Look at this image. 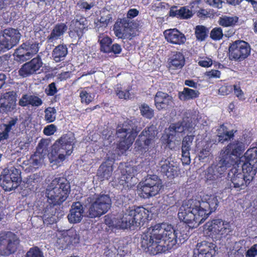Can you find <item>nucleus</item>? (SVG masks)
Here are the masks:
<instances>
[{
    "instance_id": "1",
    "label": "nucleus",
    "mask_w": 257,
    "mask_h": 257,
    "mask_svg": "<svg viewBox=\"0 0 257 257\" xmlns=\"http://www.w3.org/2000/svg\"><path fill=\"white\" fill-rule=\"evenodd\" d=\"M218 204L217 197L206 195L201 201L189 199L183 202L178 216L186 224L180 229L179 235L172 225L158 223L148 228L141 238V246L146 252L153 254L164 252L177 244L183 243L190 234V228L197 227L214 212Z\"/></svg>"
},
{
    "instance_id": "2",
    "label": "nucleus",
    "mask_w": 257,
    "mask_h": 257,
    "mask_svg": "<svg viewBox=\"0 0 257 257\" xmlns=\"http://www.w3.org/2000/svg\"><path fill=\"white\" fill-rule=\"evenodd\" d=\"M149 210L143 207H130L118 213L111 220V225L118 229H127L133 225H140L148 219Z\"/></svg>"
},
{
    "instance_id": "3",
    "label": "nucleus",
    "mask_w": 257,
    "mask_h": 257,
    "mask_svg": "<svg viewBox=\"0 0 257 257\" xmlns=\"http://www.w3.org/2000/svg\"><path fill=\"white\" fill-rule=\"evenodd\" d=\"M74 137L71 134L62 136L57 140L52 147L48 155L49 159L52 166L60 165L66 157L70 155L73 149Z\"/></svg>"
},
{
    "instance_id": "4",
    "label": "nucleus",
    "mask_w": 257,
    "mask_h": 257,
    "mask_svg": "<svg viewBox=\"0 0 257 257\" xmlns=\"http://www.w3.org/2000/svg\"><path fill=\"white\" fill-rule=\"evenodd\" d=\"M88 217L95 218L105 214L111 206V200L108 195L95 194L85 201Z\"/></svg>"
},
{
    "instance_id": "5",
    "label": "nucleus",
    "mask_w": 257,
    "mask_h": 257,
    "mask_svg": "<svg viewBox=\"0 0 257 257\" xmlns=\"http://www.w3.org/2000/svg\"><path fill=\"white\" fill-rule=\"evenodd\" d=\"M70 185L65 178H55L48 185L46 196L49 203L54 205L64 201L68 196Z\"/></svg>"
},
{
    "instance_id": "6",
    "label": "nucleus",
    "mask_w": 257,
    "mask_h": 257,
    "mask_svg": "<svg viewBox=\"0 0 257 257\" xmlns=\"http://www.w3.org/2000/svg\"><path fill=\"white\" fill-rule=\"evenodd\" d=\"M249 143V141H247L244 138L230 143L221 151L219 159L230 167L240 159V155Z\"/></svg>"
},
{
    "instance_id": "7",
    "label": "nucleus",
    "mask_w": 257,
    "mask_h": 257,
    "mask_svg": "<svg viewBox=\"0 0 257 257\" xmlns=\"http://www.w3.org/2000/svg\"><path fill=\"white\" fill-rule=\"evenodd\" d=\"M140 130L141 128L136 126L131 120H127L122 126L117 127L116 135L120 139L117 147L122 153L129 149Z\"/></svg>"
},
{
    "instance_id": "8",
    "label": "nucleus",
    "mask_w": 257,
    "mask_h": 257,
    "mask_svg": "<svg viewBox=\"0 0 257 257\" xmlns=\"http://www.w3.org/2000/svg\"><path fill=\"white\" fill-rule=\"evenodd\" d=\"M205 229L206 233L215 240L226 237L232 230L229 222L220 219H213L206 223Z\"/></svg>"
},
{
    "instance_id": "9",
    "label": "nucleus",
    "mask_w": 257,
    "mask_h": 257,
    "mask_svg": "<svg viewBox=\"0 0 257 257\" xmlns=\"http://www.w3.org/2000/svg\"><path fill=\"white\" fill-rule=\"evenodd\" d=\"M157 132L156 127L151 125L145 128L136 142L135 149L142 154L151 152L155 147V141Z\"/></svg>"
},
{
    "instance_id": "10",
    "label": "nucleus",
    "mask_w": 257,
    "mask_h": 257,
    "mask_svg": "<svg viewBox=\"0 0 257 257\" xmlns=\"http://www.w3.org/2000/svg\"><path fill=\"white\" fill-rule=\"evenodd\" d=\"M21 172L12 165L4 169L1 174V186L6 191L16 188L21 181Z\"/></svg>"
},
{
    "instance_id": "11",
    "label": "nucleus",
    "mask_w": 257,
    "mask_h": 257,
    "mask_svg": "<svg viewBox=\"0 0 257 257\" xmlns=\"http://www.w3.org/2000/svg\"><path fill=\"white\" fill-rule=\"evenodd\" d=\"M250 50V46L247 42L235 41L229 47V59L236 62L242 61L249 56Z\"/></svg>"
},
{
    "instance_id": "12",
    "label": "nucleus",
    "mask_w": 257,
    "mask_h": 257,
    "mask_svg": "<svg viewBox=\"0 0 257 257\" xmlns=\"http://www.w3.org/2000/svg\"><path fill=\"white\" fill-rule=\"evenodd\" d=\"M162 187L161 181L156 175L148 177L139 186L144 198L155 196L159 192Z\"/></svg>"
},
{
    "instance_id": "13",
    "label": "nucleus",
    "mask_w": 257,
    "mask_h": 257,
    "mask_svg": "<svg viewBox=\"0 0 257 257\" xmlns=\"http://www.w3.org/2000/svg\"><path fill=\"white\" fill-rule=\"evenodd\" d=\"M139 166H132L130 164H121L119 166L121 176L119 183L120 185L131 187L136 182L133 181L134 177L137 174L140 170Z\"/></svg>"
},
{
    "instance_id": "14",
    "label": "nucleus",
    "mask_w": 257,
    "mask_h": 257,
    "mask_svg": "<svg viewBox=\"0 0 257 257\" xmlns=\"http://www.w3.org/2000/svg\"><path fill=\"white\" fill-rule=\"evenodd\" d=\"M186 129L183 123H177L171 124L166 132V135L162 136L163 140L167 144L168 147L171 149L174 148L172 143L177 141L178 143L180 140V134Z\"/></svg>"
},
{
    "instance_id": "15",
    "label": "nucleus",
    "mask_w": 257,
    "mask_h": 257,
    "mask_svg": "<svg viewBox=\"0 0 257 257\" xmlns=\"http://www.w3.org/2000/svg\"><path fill=\"white\" fill-rule=\"evenodd\" d=\"M19 243L17 237L9 233L0 237V254L7 256L14 252Z\"/></svg>"
},
{
    "instance_id": "16",
    "label": "nucleus",
    "mask_w": 257,
    "mask_h": 257,
    "mask_svg": "<svg viewBox=\"0 0 257 257\" xmlns=\"http://www.w3.org/2000/svg\"><path fill=\"white\" fill-rule=\"evenodd\" d=\"M134 23L126 19L122 20L119 24H116L114 27L115 35L118 38L132 39L136 35L134 29L137 27L134 26Z\"/></svg>"
},
{
    "instance_id": "17",
    "label": "nucleus",
    "mask_w": 257,
    "mask_h": 257,
    "mask_svg": "<svg viewBox=\"0 0 257 257\" xmlns=\"http://www.w3.org/2000/svg\"><path fill=\"white\" fill-rule=\"evenodd\" d=\"M38 43L27 42L23 43L15 52V56L18 61H25L36 54L39 51Z\"/></svg>"
},
{
    "instance_id": "18",
    "label": "nucleus",
    "mask_w": 257,
    "mask_h": 257,
    "mask_svg": "<svg viewBox=\"0 0 257 257\" xmlns=\"http://www.w3.org/2000/svg\"><path fill=\"white\" fill-rule=\"evenodd\" d=\"M229 168L219 159L216 164H213L205 172V177L207 181H217L222 177L227 169Z\"/></svg>"
},
{
    "instance_id": "19",
    "label": "nucleus",
    "mask_w": 257,
    "mask_h": 257,
    "mask_svg": "<svg viewBox=\"0 0 257 257\" xmlns=\"http://www.w3.org/2000/svg\"><path fill=\"white\" fill-rule=\"evenodd\" d=\"M86 20L84 17L76 16L70 26V37L74 40L80 39L86 30Z\"/></svg>"
},
{
    "instance_id": "20",
    "label": "nucleus",
    "mask_w": 257,
    "mask_h": 257,
    "mask_svg": "<svg viewBox=\"0 0 257 257\" xmlns=\"http://www.w3.org/2000/svg\"><path fill=\"white\" fill-rule=\"evenodd\" d=\"M228 177L231 182L232 186L239 189H244L251 182L245 177V175L235 167L231 169L228 174Z\"/></svg>"
},
{
    "instance_id": "21",
    "label": "nucleus",
    "mask_w": 257,
    "mask_h": 257,
    "mask_svg": "<svg viewBox=\"0 0 257 257\" xmlns=\"http://www.w3.org/2000/svg\"><path fill=\"white\" fill-rule=\"evenodd\" d=\"M161 171L164 173L167 178L172 179L177 176L179 168L177 164L172 160L171 158H163L159 163Z\"/></svg>"
},
{
    "instance_id": "22",
    "label": "nucleus",
    "mask_w": 257,
    "mask_h": 257,
    "mask_svg": "<svg viewBox=\"0 0 257 257\" xmlns=\"http://www.w3.org/2000/svg\"><path fill=\"white\" fill-rule=\"evenodd\" d=\"M216 246L212 242L203 241L198 243L194 249V257H212Z\"/></svg>"
},
{
    "instance_id": "23",
    "label": "nucleus",
    "mask_w": 257,
    "mask_h": 257,
    "mask_svg": "<svg viewBox=\"0 0 257 257\" xmlns=\"http://www.w3.org/2000/svg\"><path fill=\"white\" fill-rule=\"evenodd\" d=\"M16 93L9 91L1 94L0 96V109L1 111L8 112L13 111L16 106Z\"/></svg>"
},
{
    "instance_id": "24",
    "label": "nucleus",
    "mask_w": 257,
    "mask_h": 257,
    "mask_svg": "<svg viewBox=\"0 0 257 257\" xmlns=\"http://www.w3.org/2000/svg\"><path fill=\"white\" fill-rule=\"evenodd\" d=\"M42 66L41 60L39 57H36L24 64L20 69L19 73L21 76L26 77L36 72Z\"/></svg>"
},
{
    "instance_id": "25",
    "label": "nucleus",
    "mask_w": 257,
    "mask_h": 257,
    "mask_svg": "<svg viewBox=\"0 0 257 257\" xmlns=\"http://www.w3.org/2000/svg\"><path fill=\"white\" fill-rule=\"evenodd\" d=\"M84 216V208L79 202L73 203L69 213L67 215L70 223H77L81 222Z\"/></svg>"
},
{
    "instance_id": "26",
    "label": "nucleus",
    "mask_w": 257,
    "mask_h": 257,
    "mask_svg": "<svg viewBox=\"0 0 257 257\" xmlns=\"http://www.w3.org/2000/svg\"><path fill=\"white\" fill-rule=\"evenodd\" d=\"M154 100L156 107L159 110L167 109L173 103L172 96L162 91L157 92Z\"/></svg>"
},
{
    "instance_id": "27",
    "label": "nucleus",
    "mask_w": 257,
    "mask_h": 257,
    "mask_svg": "<svg viewBox=\"0 0 257 257\" xmlns=\"http://www.w3.org/2000/svg\"><path fill=\"white\" fill-rule=\"evenodd\" d=\"M47 153L46 146L44 143L41 142L38 144L36 152L30 158V163L33 167L39 168L43 164Z\"/></svg>"
},
{
    "instance_id": "28",
    "label": "nucleus",
    "mask_w": 257,
    "mask_h": 257,
    "mask_svg": "<svg viewBox=\"0 0 257 257\" xmlns=\"http://www.w3.org/2000/svg\"><path fill=\"white\" fill-rule=\"evenodd\" d=\"M164 34L166 40L173 44L180 45L184 44L186 40L185 35L176 29L167 30Z\"/></svg>"
},
{
    "instance_id": "29",
    "label": "nucleus",
    "mask_w": 257,
    "mask_h": 257,
    "mask_svg": "<svg viewBox=\"0 0 257 257\" xmlns=\"http://www.w3.org/2000/svg\"><path fill=\"white\" fill-rule=\"evenodd\" d=\"M67 30V26L64 23L58 24L55 25L50 34L47 37V42L50 43H55L57 41L61 40L64 34Z\"/></svg>"
},
{
    "instance_id": "30",
    "label": "nucleus",
    "mask_w": 257,
    "mask_h": 257,
    "mask_svg": "<svg viewBox=\"0 0 257 257\" xmlns=\"http://www.w3.org/2000/svg\"><path fill=\"white\" fill-rule=\"evenodd\" d=\"M21 36V34L17 30L8 28L4 30L3 35L1 36L5 38V41L9 45H11L10 47L12 48L19 43Z\"/></svg>"
},
{
    "instance_id": "31",
    "label": "nucleus",
    "mask_w": 257,
    "mask_h": 257,
    "mask_svg": "<svg viewBox=\"0 0 257 257\" xmlns=\"http://www.w3.org/2000/svg\"><path fill=\"white\" fill-rule=\"evenodd\" d=\"M42 103L43 101L40 97L30 94H23L19 101V105L23 107L31 106L38 107Z\"/></svg>"
},
{
    "instance_id": "32",
    "label": "nucleus",
    "mask_w": 257,
    "mask_h": 257,
    "mask_svg": "<svg viewBox=\"0 0 257 257\" xmlns=\"http://www.w3.org/2000/svg\"><path fill=\"white\" fill-rule=\"evenodd\" d=\"M57 235L64 239L67 244H75L79 242V235L74 228L58 231Z\"/></svg>"
},
{
    "instance_id": "33",
    "label": "nucleus",
    "mask_w": 257,
    "mask_h": 257,
    "mask_svg": "<svg viewBox=\"0 0 257 257\" xmlns=\"http://www.w3.org/2000/svg\"><path fill=\"white\" fill-rule=\"evenodd\" d=\"M185 58L181 52H176L170 59L169 65L170 69H179L185 64Z\"/></svg>"
},
{
    "instance_id": "34",
    "label": "nucleus",
    "mask_w": 257,
    "mask_h": 257,
    "mask_svg": "<svg viewBox=\"0 0 257 257\" xmlns=\"http://www.w3.org/2000/svg\"><path fill=\"white\" fill-rule=\"evenodd\" d=\"M257 163H251L245 162L242 166V173L245 175L248 181L252 180L254 175L256 173Z\"/></svg>"
},
{
    "instance_id": "35",
    "label": "nucleus",
    "mask_w": 257,
    "mask_h": 257,
    "mask_svg": "<svg viewBox=\"0 0 257 257\" xmlns=\"http://www.w3.org/2000/svg\"><path fill=\"white\" fill-rule=\"evenodd\" d=\"M113 169L110 163L105 162L99 167L97 174L102 180L108 179L111 176Z\"/></svg>"
},
{
    "instance_id": "36",
    "label": "nucleus",
    "mask_w": 257,
    "mask_h": 257,
    "mask_svg": "<svg viewBox=\"0 0 257 257\" xmlns=\"http://www.w3.org/2000/svg\"><path fill=\"white\" fill-rule=\"evenodd\" d=\"M98 38L101 51L104 53H110V47L112 42L111 39L104 34H99Z\"/></svg>"
},
{
    "instance_id": "37",
    "label": "nucleus",
    "mask_w": 257,
    "mask_h": 257,
    "mask_svg": "<svg viewBox=\"0 0 257 257\" xmlns=\"http://www.w3.org/2000/svg\"><path fill=\"white\" fill-rule=\"evenodd\" d=\"M199 92L189 88H184L183 90L179 93V97L181 100L185 101L193 99L199 96Z\"/></svg>"
},
{
    "instance_id": "38",
    "label": "nucleus",
    "mask_w": 257,
    "mask_h": 257,
    "mask_svg": "<svg viewBox=\"0 0 257 257\" xmlns=\"http://www.w3.org/2000/svg\"><path fill=\"white\" fill-rule=\"evenodd\" d=\"M67 54V48L65 46L60 45L57 46L53 51V59L59 62L63 60Z\"/></svg>"
},
{
    "instance_id": "39",
    "label": "nucleus",
    "mask_w": 257,
    "mask_h": 257,
    "mask_svg": "<svg viewBox=\"0 0 257 257\" xmlns=\"http://www.w3.org/2000/svg\"><path fill=\"white\" fill-rule=\"evenodd\" d=\"M217 135L219 142L223 143L224 141H227L233 137L234 132L233 130L228 131L226 127L222 125L218 130Z\"/></svg>"
},
{
    "instance_id": "40",
    "label": "nucleus",
    "mask_w": 257,
    "mask_h": 257,
    "mask_svg": "<svg viewBox=\"0 0 257 257\" xmlns=\"http://www.w3.org/2000/svg\"><path fill=\"white\" fill-rule=\"evenodd\" d=\"M245 159V162L251 163H257V148L253 147L247 150L243 156L240 158L241 161Z\"/></svg>"
},
{
    "instance_id": "41",
    "label": "nucleus",
    "mask_w": 257,
    "mask_h": 257,
    "mask_svg": "<svg viewBox=\"0 0 257 257\" xmlns=\"http://www.w3.org/2000/svg\"><path fill=\"white\" fill-rule=\"evenodd\" d=\"M18 120V118H13L9 121L8 124H5V130L0 133V142L8 138L9 132L14 129Z\"/></svg>"
},
{
    "instance_id": "42",
    "label": "nucleus",
    "mask_w": 257,
    "mask_h": 257,
    "mask_svg": "<svg viewBox=\"0 0 257 257\" xmlns=\"http://www.w3.org/2000/svg\"><path fill=\"white\" fill-rule=\"evenodd\" d=\"M208 29L204 26L198 25L195 28V35L199 41H204L207 37Z\"/></svg>"
},
{
    "instance_id": "43",
    "label": "nucleus",
    "mask_w": 257,
    "mask_h": 257,
    "mask_svg": "<svg viewBox=\"0 0 257 257\" xmlns=\"http://www.w3.org/2000/svg\"><path fill=\"white\" fill-rule=\"evenodd\" d=\"M238 21L236 17H228L224 16L220 17L218 21L219 24L223 27H231L234 26Z\"/></svg>"
},
{
    "instance_id": "44",
    "label": "nucleus",
    "mask_w": 257,
    "mask_h": 257,
    "mask_svg": "<svg viewBox=\"0 0 257 257\" xmlns=\"http://www.w3.org/2000/svg\"><path fill=\"white\" fill-rule=\"evenodd\" d=\"M79 96L82 103L88 104L93 100L95 94L88 89H83L80 92Z\"/></svg>"
},
{
    "instance_id": "45",
    "label": "nucleus",
    "mask_w": 257,
    "mask_h": 257,
    "mask_svg": "<svg viewBox=\"0 0 257 257\" xmlns=\"http://www.w3.org/2000/svg\"><path fill=\"white\" fill-rule=\"evenodd\" d=\"M50 210L51 213L50 214H49V213L48 212V210L45 211L43 215L44 222H47L49 223H53L56 222L57 219L58 218L57 215H56V208L54 207L50 206Z\"/></svg>"
},
{
    "instance_id": "46",
    "label": "nucleus",
    "mask_w": 257,
    "mask_h": 257,
    "mask_svg": "<svg viewBox=\"0 0 257 257\" xmlns=\"http://www.w3.org/2000/svg\"><path fill=\"white\" fill-rule=\"evenodd\" d=\"M142 115L148 119H151L154 115V109L146 103L141 104L139 106Z\"/></svg>"
},
{
    "instance_id": "47",
    "label": "nucleus",
    "mask_w": 257,
    "mask_h": 257,
    "mask_svg": "<svg viewBox=\"0 0 257 257\" xmlns=\"http://www.w3.org/2000/svg\"><path fill=\"white\" fill-rule=\"evenodd\" d=\"M115 93L119 99H123L125 100L131 98V94L128 90L123 89L120 86H117L115 88Z\"/></svg>"
},
{
    "instance_id": "48",
    "label": "nucleus",
    "mask_w": 257,
    "mask_h": 257,
    "mask_svg": "<svg viewBox=\"0 0 257 257\" xmlns=\"http://www.w3.org/2000/svg\"><path fill=\"white\" fill-rule=\"evenodd\" d=\"M45 120L47 122H52L56 119V110L54 107H49L45 109Z\"/></svg>"
},
{
    "instance_id": "49",
    "label": "nucleus",
    "mask_w": 257,
    "mask_h": 257,
    "mask_svg": "<svg viewBox=\"0 0 257 257\" xmlns=\"http://www.w3.org/2000/svg\"><path fill=\"white\" fill-rule=\"evenodd\" d=\"M211 147L210 143L208 142L206 143L205 145H203V148L200 151L198 156L200 160H204L209 156Z\"/></svg>"
},
{
    "instance_id": "50",
    "label": "nucleus",
    "mask_w": 257,
    "mask_h": 257,
    "mask_svg": "<svg viewBox=\"0 0 257 257\" xmlns=\"http://www.w3.org/2000/svg\"><path fill=\"white\" fill-rule=\"evenodd\" d=\"M25 257H44L43 253L37 246H34L29 249Z\"/></svg>"
},
{
    "instance_id": "51",
    "label": "nucleus",
    "mask_w": 257,
    "mask_h": 257,
    "mask_svg": "<svg viewBox=\"0 0 257 257\" xmlns=\"http://www.w3.org/2000/svg\"><path fill=\"white\" fill-rule=\"evenodd\" d=\"M210 37L215 41L221 40L223 36L222 30L221 28H215L210 32Z\"/></svg>"
},
{
    "instance_id": "52",
    "label": "nucleus",
    "mask_w": 257,
    "mask_h": 257,
    "mask_svg": "<svg viewBox=\"0 0 257 257\" xmlns=\"http://www.w3.org/2000/svg\"><path fill=\"white\" fill-rule=\"evenodd\" d=\"M193 15L192 12L186 7L180 8L179 18L187 19Z\"/></svg>"
},
{
    "instance_id": "53",
    "label": "nucleus",
    "mask_w": 257,
    "mask_h": 257,
    "mask_svg": "<svg viewBox=\"0 0 257 257\" xmlns=\"http://www.w3.org/2000/svg\"><path fill=\"white\" fill-rule=\"evenodd\" d=\"M182 148V161L184 164H189L190 162V149Z\"/></svg>"
},
{
    "instance_id": "54",
    "label": "nucleus",
    "mask_w": 257,
    "mask_h": 257,
    "mask_svg": "<svg viewBox=\"0 0 257 257\" xmlns=\"http://www.w3.org/2000/svg\"><path fill=\"white\" fill-rule=\"evenodd\" d=\"M198 63L201 67H209L212 65V60L208 57H203L198 61Z\"/></svg>"
},
{
    "instance_id": "55",
    "label": "nucleus",
    "mask_w": 257,
    "mask_h": 257,
    "mask_svg": "<svg viewBox=\"0 0 257 257\" xmlns=\"http://www.w3.org/2000/svg\"><path fill=\"white\" fill-rule=\"evenodd\" d=\"M193 139L194 137L192 135L185 137L182 141V148H184L185 146V148L190 149Z\"/></svg>"
},
{
    "instance_id": "56",
    "label": "nucleus",
    "mask_w": 257,
    "mask_h": 257,
    "mask_svg": "<svg viewBox=\"0 0 257 257\" xmlns=\"http://www.w3.org/2000/svg\"><path fill=\"white\" fill-rule=\"evenodd\" d=\"M257 255V244L252 245L245 252V257H255Z\"/></svg>"
},
{
    "instance_id": "57",
    "label": "nucleus",
    "mask_w": 257,
    "mask_h": 257,
    "mask_svg": "<svg viewBox=\"0 0 257 257\" xmlns=\"http://www.w3.org/2000/svg\"><path fill=\"white\" fill-rule=\"evenodd\" d=\"M77 6L80 9L84 10L87 11L90 10L94 6V4L93 3L88 4L86 2L82 1L78 2Z\"/></svg>"
},
{
    "instance_id": "58",
    "label": "nucleus",
    "mask_w": 257,
    "mask_h": 257,
    "mask_svg": "<svg viewBox=\"0 0 257 257\" xmlns=\"http://www.w3.org/2000/svg\"><path fill=\"white\" fill-rule=\"evenodd\" d=\"M56 131V126L54 124H51L49 125H47L44 128L43 130V133L45 135L47 136H51L53 135Z\"/></svg>"
},
{
    "instance_id": "59",
    "label": "nucleus",
    "mask_w": 257,
    "mask_h": 257,
    "mask_svg": "<svg viewBox=\"0 0 257 257\" xmlns=\"http://www.w3.org/2000/svg\"><path fill=\"white\" fill-rule=\"evenodd\" d=\"M5 38L0 36V53L5 52L10 49V46L5 41Z\"/></svg>"
},
{
    "instance_id": "60",
    "label": "nucleus",
    "mask_w": 257,
    "mask_h": 257,
    "mask_svg": "<svg viewBox=\"0 0 257 257\" xmlns=\"http://www.w3.org/2000/svg\"><path fill=\"white\" fill-rule=\"evenodd\" d=\"M221 73L217 70H211L205 73V75L208 78H219Z\"/></svg>"
},
{
    "instance_id": "61",
    "label": "nucleus",
    "mask_w": 257,
    "mask_h": 257,
    "mask_svg": "<svg viewBox=\"0 0 257 257\" xmlns=\"http://www.w3.org/2000/svg\"><path fill=\"white\" fill-rule=\"evenodd\" d=\"M46 93L48 95H53L57 92V89L54 83L50 84L48 88L46 89Z\"/></svg>"
},
{
    "instance_id": "62",
    "label": "nucleus",
    "mask_w": 257,
    "mask_h": 257,
    "mask_svg": "<svg viewBox=\"0 0 257 257\" xmlns=\"http://www.w3.org/2000/svg\"><path fill=\"white\" fill-rule=\"evenodd\" d=\"M180 9H178L177 7L173 6L172 7L169 11V15L171 17H176L179 18Z\"/></svg>"
},
{
    "instance_id": "63",
    "label": "nucleus",
    "mask_w": 257,
    "mask_h": 257,
    "mask_svg": "<svg viewBox=\"0 0 257 257\" xmlns=\"http://www.w3.org/2000/svg\"><path fill=\"white\" fill-rule=\"evenodd\" d=\"M233 87L234 93L235 95L240 99H244L243 93V91L240 89V88L239 86L235 85H234Z\"/></svg>"
},
{
    "instance_id": "64",
    "label": "nucleus",
    "mask_w": 257,
    "mask_h": 257,
    "mask_svg": "<svg viewBox=\"0 0 257 257\" xmlns=\"http://www.w3.org/2000/svg\"><path fill=\"white\" fill-rule=\"evenodd\" d=\"M111 19V17L109 14L103 15L101 16L99 21L100 23L106 25L109 23Z\"/></svg>"
}]
</instances>
